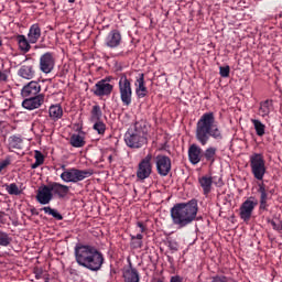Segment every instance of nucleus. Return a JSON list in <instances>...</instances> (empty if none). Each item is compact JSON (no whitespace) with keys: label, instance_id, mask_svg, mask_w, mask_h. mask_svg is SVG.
I'll return each mask as SVG.
<instances>
[{"label":"nucleus","instance_id":"f257e3e1","mask_svg":"<svg viewBox=\"0 0 282 282\" xmlns=\"http://www.w3.org/2000/svg\"><path fill=\"white\" fill-rule=\"evenodd\" d=\"M213 140H224V132L219 128V122L215 117V112H204L196 122L195 140L200 147H206Z\"/></svg>","mask_w":282,"mask_h":282},{"label":"nucleus","instance_id":"f03ea898","mask_svg":"<svg viewBox=\"0 0 282 282\" xmlns=\"http://www.w3.org/2000/svg\"><path fill=\"white\" fill-rule=\"evenodd\" d=\"M74 254L76 263L86 268V270H90V272H98L105 263L102 252L90 245L77 243L74 248Z\"/></svg>","mask_w":282,"mask_h":282},{"label":"nucleus","instance_id":"7ed1b4c3","mask_svg":"<svg viewBox=\"0 0 282 282\" xmlns=\"http://www.w3.org/2000/svg\"><path fill=\"white\" fill-rule=\"evenodd\" d=\"M197 213H199L197 199H192L187 203H177L170 210L172 224L178 230L191 226L197 219Z\"/></svg>","mask_w":282,"mask_h":282},{"label":"nucleus","instance_id":"20e7f679","mask_svg":"<svg viewBox=\"0 0 282 282\" xmlns=\"http://www.w3.org/2000/svg\"><path fill=\"white\" fill-rule=\"evenodd\" d=\"M149 123L144 120L135 121L124 133V142L129 149H142L149 139Z\"/></svg>","mask_w":282,"mask_h":282},{"label":"nucleus","instance_id":"39448f33","mask_svg":"<svg viewBox=\"0 0 282 282\" xmlns=\"http://www.w3.org/2000/svg\"><path fill=\"white\" fill-rule=\"evenodd\" d=\"M251 173L254 180L258 182H263L265 173H268V167H265V159L261 153H253L249 160Z\"/></svg>","mask_w":282,"mask_h":282},{"label":"nucleus","instance_id":"423d86ee","mask_svg":"<svg viewBox=\"0 0 282 282\" xmlns=\"http://www.w3.org/2000/svg\"><path fill=\"white\" fill-rule=\"evenodd\" d=\"M91 175H94V170L91 169L78 170L76 167H70L61 174V180H63V182L77 184V182H83V180H87V177H91Z\"/></svg>","mask_w":282,"mask_h":282},{"label":"nucleus","instance_id":"0eeeda50","mask_svg":"<svg viewBox=\"0 0 282 282\" xmlns=\"http://www.w3.org/2000/svg\"><path fill=\"white\" fill-rule=\"evenodd\" d=\"M119 94L121 102L124 107H129L133 102V88H131V80L127 75H121L119 79Z\"/></svg>","mask_w":282,"mask_h":282},{"label":"nucleus","instance_id":"6e6552de","mask_svg":"<svg viewBox=\"0 0 282 282\" xmlns=\"http://www.w3.org/2000/svg\"><path fill=\"white\" fill-rule=\"evenodd\" d=\"M153 154L149 153L144 159H142L137 169V178L140 182H144L148 177H151V173H153Z\"/></svg>","mask_w":282,"mask_h":282},{"label":"nucleus","instance_id":"1a4fd4ad","mask_svg":"<svg viewBox=\"0 0 282 282\" xmlns=\"http://www.w3.org/2000/svg\"><path fill=\"white\" fill-rule=\"evenodd\" d=\"M256 206H259V200L254 197H249L239 207V217L245 224H248L252 219V214L254 213Z\"/></svg>","mask_w":282,"mask_h":282},{"label":"nucleus","instance_id":"9d476101","mask_svg":"<svg viewBox=\"0 0 282 282\" xmlns=\"http://www.w3.org/2000/svg\"><path fill=\"white\" fill-rule=\"evenodd\" d=\"M54 67H56L54 53L46 52L40 56V70H42L43 74H52Z\"/></svg>","mask_w":282,"mask_h":282},{"label":"nucleus","instance_id":"9b49d317","mask_svg":"<svg viewBox=\"0 0 282 282\" xmlns=\"http://www.w3.org/2000/svg\"><path fill=\"white\" fill-rule=\"evenodd\" d=\"M156 172L161 177H166L171 173V158L164 154H159L155 158Z\"/></svg>","mask_w":282,"mask_h":282},{"label":"nucleus","instance_id":"f8f14e48","mask_svg":"<svg viewBox=\"0 0 282 282\" xmlns=\"http://www.w3.org/2000/svg\"><path fill=\"white\" fill-rule=\"evenodd\" d=\"M112 91L113 85L107 83V79H100L91 89L94 96H97L98 98H102L104 96H111Z\"/></svg>","mask_w":282,"mask_h":282},{"label":"nucleus","instance_id":"ddd939ff","mask_svg":"<svg viewBox=\"0 0 282 282\" xmlns=\"http://www.w3.org/2000/svg\"><path fill=\"white\" fill-rule=\"evenodd\" d=\"M188 161L193 165L199 164V162H204V149L199 147L197 143H193L188 147L187 150Z\"/></svg>","mask_w":282,"mask_h":282},{"label":"nucleus","instance_id":"4468645a","mask_svg":"<svg viewBox=\"0 0 282 282\" xmlns=\"http://www.w3.org/2000/svg\"><path fill=\"white\" fill-rule=\"evenodd\" d=\"M43 102H45V95L40 94L36 97H24L22 107L28 111H34V109L42 107Z\"/></svg>","mask_w":282,"mask_h":282},{"label":"nucleus","instance_id":"2eb2a0df","mask_svg":"<svg viewBox=\"0 0 282 282\" xmlns=\"http://www.w3.org/2000/svg\"><path fill=\"white\" fill-rule=\"evenodd\" d=\"M54 199L51 185H44L37 189L36 200L42 206H47Z\"/></svg>","mask_w":282,"mask_h":282},{"label":"nucleus","instance_id":"dca6fc26","mask_svg":"<svg viewBox=\"0 0 282 282\" xmlns=\"http://www.w3.org/2000/svg\"><path fill=\"white\" fill-rule=\"evenodd\" d=\"M41 94V84L37 82H30L21 89L22 98H34Z\"/></svg>","mask_w":282,"mask_h":282},{"label":"nucleus","instance_id":"f3484780","mask_svg":"<svg viewBox=\"0 0 282 282\" xmlns=\"http://www.w3.org/2000/svg\"><path fill=\"white\" fill-rule=\"evenodd\" d=\"M120 43H122V34H120V31L118 30L110 31L105 39V45L110 50H116V47H120Z\"/></svg>","mask_w":282,"mask_h":282},{"label":"nucleus","instance_id":"a211bd4d","mask_svg":"<svg viewBox=\"0 0 282 282\" xmlns=\"http://www.w3.org/2000/svg\"><path fill=\"white\" fill-rule=\"evenodd\" d=\"M135 94L138 98H147L149 96V88L144 82V74L140 73L134 82Z\"/></svg>","mask_w":282,"mask_h":282},{"label":"nucleus","instance_id":"6ab92c4d","mask_svg":"<svg viewBox=\"0 0 282 282\" xmlns=\"http://www.w3.org/2000/svg\"><path fill=\"white\" fill-rule=\"evenodd\" d=\"M51 186V192L53 195L58 196L59 199H64V197H67L69 194V186L53 182L50 184Z\"/></svg>","mask_w":282,"mask_h":282},{"label":"nucleus","instance_id":"aec40b11","mask_svg":"<svg viewBox=\"0 0 282 282\" xmlns=\"http://www.w3.org/2000/svg\"><path fill=\"white\" fill-rule=\"evenodd\" d=\"M9 151H23V138L20 134H13L8 139Z\"/></svg>","mask_w":282,"mask_h":282},{"label":"nucleus","instance_id":"412c9836","mask_svg":"<svg viewBox=\"0 0 282 282\" xmlns=\"http://www.w3.org/2000/svg\"><path fill=\"white\" fill-rule=\"evenodd\" d=\"M123 281L140 282V272H138V269L132 268V265L130 264L129 269L123 270Z\"/></svg>","mask_w":282,"mask_h":282},{"label":"nucleus","instance_id":"4be33fe9","mask_svg":"<svg viewBox=\"0 0 282 282\" xmlns=\"http://www.w3.org/2000/svg\"><path fill=\"white\" fill-rule=\"evenodd\" d=\"M41 39V25L39 23L32 24L29 29L28 40L31 44L39 43Z\"/></svg>","mask_w":282,"mask_h":282},{"label":"nucleus","instance_id":"5701e85b","mask_svg":"<svg viewBox=\"0 0 282 282\" xmlns=\"http://www.w3.org/2000/svg\"><path fill=\"white\" fill-rule=\"evenodd\" d=\"M36 72L34 70V66L32 65H22L18 70V76L21 78H25V80H32L34 78Z\"/></svg>","mask_w":282,"mask_h":282},{"label":"nucleus","instance_id":"b1692460","mask_svg":"<svg viewBox=\"0 0 282 282\" xmlns=\"http://www.w3.org/2000/svg\"><path fill=\"white\" fill-rule=\"evenodd\" d=\"M198 184H200V188H203L204 195H210L213 191V177L205 175L198 178Z\"/></svg>","mask_w":282,"mask_h":282},{"label":"nucleus","instance_id":"393cba45","mask_svg":"<svg viewBox=\"0 0 282 282\" xmlns=\"http://www.w3.org/2000/svg\"><path fill=\"white\" fill-rule=\"evenodd\" d=\"M204 160L213 166V164H215V160H217V148L208 147L205 151L203 150V162Z\"/></svg>","mask_w":282,"mask_h":282},{"label":"nucleus","instance_id":"a878e982","mask_svg":"<svg viewBox=\"0 0 282 282\" xmlns=\"http://www.w3.org/2000/svg\"><path fill=\"white\" fill-rule=\"evenodd\" d=\"M15 41L19 45L20 51L24 52V54H28V52L32 50V46L30 45V40L25 37V35L18 34L15 36Z\"/></svg>","mask_w":282,"mask_h":282},{"label":"nucleus","instance_id":"bb28decb","mask_svg":"<svg viewBox=\"0 0 282 282\" xmlns=\"http://www.w3.org/2000/svg\"><path fill=\"white\" fill-rule=\"evenodd\" d=\"M48 113L50 118L56 122L63 118V107L61 105H53L50 107Z\"/></svg>","mask_w":282,"mask_h":282},{"label":"nucleus","instance_id":"cd10ccee","mask_svg":"<svg viewBox=\"0 0 282 282\" xmlns=\"http://www.w3.org/2000/svg\"><path fill=\"white\" fill-rule=\"evenodd\" d=\"M69 144H72L75 149H83V147L86 144L85 137L80 134H73L69 139Z\"/></svg>","mask_w":282,"mask_h":282},{"label":"nucleus","instance_id":"c85d7f7f","mask_svg":"<svg viewBox=\"0 0 282 282\" xmlns=\"http://www.w3.org/2000/svg\"><path fill=\"white\" fill-rule=\"evenodd\" d=\"M272 102H273L272 99H267L260 102L259 115L262 118L270 116V107H272Z\"/></svg>","mask_w":282,"mask_h":282},{"label":"nucleus","instance_id":"c756f323","mask_svg":"<svg viewBox=\"0 0 282 282\" xmlns=\"http://www.w3.org/2000/svg\"><path fill=\"white\" fill-rule=\"evenodd\" d=\"M251 123L254 127L257 135H259V138H263L265 135V124H263L259 119H251Z\"/></svg>","mask_w":282,"mask_h":282},{"label":"nucleus","instance_id":"7c9ffc66","mask_svg":"<svg viewBox=\"0 0 282 282\" xmlns=\"http://www.w3.org/2000/svg\"><path fill=\"white\" fill-rule=\"evenodd\" d=\"M102 120V109L100 106L95 105L90 111V122H98Z\"/></svg>","mask_w":282,"mask_h":282},{"label":"nucleus","instance_id":"2f4dec72","mask_svg":"<svg viewBox=\"0 0 282 282\" xmlns=\"http://www.w3.org/2000/svg\"><path fill=\"white\" fill-rule=\"evenodd\" d=\"M258 193L260 194V202H268V193H270V187L265 183H258Z\"/></svg>","mask_w":282,"mask_h":282},{"label":"nucleus","instance_id":"473e14b6","mask_svg":"<svg viewBox=\"0 0 282 282\" xmlns=\"http://www.w3.org/2000/svg\"><path fill=\"white\" fill-rule=\"evenodd\" d=\"M40 210L45 213V215H51V217H54V219H56L57 221H63V215H61V213H58V210H56L50 206L42 207Z\"/></svg>","mask_w":282,"mask_h":282},{"label":"nucleus","instance_id":"72a5a7b5","mask_svg":"<svg viewBox=\"0 0 282 282\" xmlns=\"http://www.w3.org/2000/svg\"><path fill=\"white\" fill-rule=\"evenodd\" d=\"M130 237H131V247L134 250L142 248L143 246L142 239H144V236H142V234H138L137 236H130Z\"/></svg>","mask_w":282,"mask_h":282},{"label":"nucleus","instance_id":"f704fd0d","mask_svg":"<svg viewBox=\"0 0 282 282\" xmlns=\"http://www.w3.org/2000/svg\"><path fill=\"white\" fill-rule=\"evenodd\" d=\"M10 243H12V238H10V235L3 230H0V246L8 248Z\"/></svg>","mask_w":282,"mask_h":282},{"label":"nucleus","instance_id":"c9c22d12","mask_svg":"<svg viewBox=\"0 0 282 282\" xmlns=\"http://www.w3.org/2000/svg\"><path fill=\"white\" fill-rule=\"evenodd\" d=\"M94 126H93V129L95 131H97V133L99 135H105V131H107V124H105V122H102V120L100 121H94Z\"/></svg>","mask_w":282,"mask_h":282},{"label":"nucleus","instance_id":"e433bc0d","mask_svg":"<svg viewBox=\"0 0 282 282\" xmlns=\"http://www.w3.org/2000/svg\"><path fill=\"white\" fill-rule=\"evenodd\" d=\"M6 191L9 193V195H21V189H19V185L15 183L6 185Z\"/></svg>","mask_w":282,"mask_h":282},{"label":"nucleus","instance_id":"4c0bfd02","mask_svg":"<svg viewBox=\"0 0 282 282\" xmlns=\"http://www.w3.org/2000/svg\"><path fill=\"white\" fill-rule=\"evenodd\" d=\"M219 74L221 78H228V76H230V66H220Z\"/></svg>","mask_w":282,"mask_h":282},{"label":"nucleus","instance_id":"58836bf2","mask_svg":"<svg viewBox=\"0 0 282 282\" xmlns=\"http://www.w3.org/2000/svg\"><path fill=\"white\" fill-rule=\"evenodd\" d=\"M268 224H271L273 230H278V232H281L282 230V224L281 221H275V220H272V219H268Z\"/></svg>","mask_w":282,"mask_h":282},{"label":"nucleus","instance_id":"ea45409f","mask_svg":"<svg viewBox=\"0 0 282 282\" xmlns=\"http://www.w3.org/2000/svg\"><path fill=\"white\" fill-rule=\"evenodd\" d=\"M34 158H35V162H37L40 164H44L45 156L43 155V153H41V151L36 150Z\"/></svg>","mask_w":282,"mask_h":282},{"label":"nucleus","instance_id":"a19ab883","mask_svg":"<svg viewBox=\"0 0 282 282\" xmlns=\"http://www.w3.org/2000/svg\"><path fill=\"white\" fill-rule=\"evenodd\" d=\"M11 162L12 161L10 160V158H7L3 161H1L0 162V173L3 172V169H8V166H10Z\"/></svg>","mask_w":282,"mask_h":282},{"label":"nucleus","instance_id":"79ce46f5","mask_svg":"<svg viewBox=\"0 0 282 282\" xmlns=\"http://www.w3.org/2000/svg\"><path fill=\"white\" fill-rule=\"evenodd\" d=\"M8 219H10V216L6 212H0V224H8Z\"/></svg>","mask_w":282,"mask_h":282},{"label":"nucleus","instance_id":"37998d69","mask_svg":"<svg viewBox=\"0 0 282 282\" xmlns=\"http://www.w3.org/2000/svg\"><path fill=\"white\" fill-rule=\"evenodd\" d=\"M34 274H35L36 281H40V279H43V269H35Z\"/></svg>","mask_w":282,"mask_h":282},{"label":"nucleus","instance_id":"c03bdc74","mask_svg":"<svg viewBox=\"0 0 282 282\" xmlns=\"http://www.w3.org/2000/svg\"><path fill=\"white\" fill-rule=\"evenodd\" d=\"M138 228H140V232H147V225L142 221L137 223Z\"/></svg>","mask_w":282,"mask_h":282},{"label":"nucleus","instance_id":"a18cd8bd","mask_svg":"<svg viewBox=\"0 0 282 282\" xmlns=\"http://www.w3.org/2000/svg\"><path fill=\"white\" fill-rule=\"evenodd\" d=\"M170 282H184V278L181 275L171 276Z\"/></svg>","mask_w":282,"mask_h":282},{"label":"nucleus","instance_id":"49530a36","mask_svg":"<svg viewBox=\"0 0 282 282\" xmlns=\"http://www.w3.org/2000/svg\"><path fill=\"white\" fill-rule=\"evenodd\" d=\"M268 200H260V210H267Z\"/></svg>","mask_w":282,"mask_h":282},{"label":"nucleus","instance_id":"de8ad7c7","mask_svg":"<svg viewBox=\"0 0 282 282\" xmlns=\"http://www.w3.org/2000/svg\"><path fill=\"white\" fill-rule=\"evenodd\" d=\"M0 80H8V76L6 75V73L0 70Z\"/></svg>","mask_w":282,"mask_h":282},{"label":"nucleus","instance_id":"09e8293b","mask_svg":"<svg viewBox=\"0 0 282 282\" xmlns=\"http://www.w3.org/2000/svg\"><path fill=\"white\" fill-rule=\"evenodd\" d=\"M42 164L39 163V162H34L32 165H31V169H39V166H41Z\"/></svg>","mask_w":282,"mask_h":282},{"label":"nucleus","instance_id":"8fccbe9b","mask_svg":"<svg viewBox=\"0 0 282 282\" xmlns=\"http://www.w3.org/2000/svg\"><path fill=\"white\" fill-rule=\"evenodd\" d=\"M170 248L174 251H177V245H170Z\"/></svg>","mask_w":282,"mask_h":282},{"label":"nucleus","instance_id":"3c124183","mask_svg":"<svg viewBox=\"0 0 282 282\" xmlns=\"http://www.w3.org/2000/svg\"><path fill=\"white\" fill-rule=\"evenodd\" d=\"M104 80H106V83H110L111 82V77H106V78H104Z\"/></svg>","mask_w":282,"mask_h":282},{"label":"nucleus","instance_id":"603ef678","mask_svg":"<svg viewBox=\"0 0 282 282\" xmlns=\"http://www.w3.org/2000/svg\"><path fill=\"white\" fill-rule=\"evenodd\" d=\"M61 169L64 170V173H65V171H68V170H69V169H67L65 165H62Z\"/></svg>","mask_w":282,"mask_h":282},{"label":"nucleus","instance_id":"864d4df0","mask_svg":"<svg viewBox=\"0 0 282 282\" xmlns=\"http://www.w3.org/2000/svg\"><path fill=\"white\" fill-rule=\"evenodd\" d=\"M112 160H113V156L109 155V156H108V162H110V163H111V162H112Z\"/></svg>","mask_w":282,"mask_h":282},{"label":"nucleus","instance_id":"5fc2aeb1","mask_svg":"<svg viewBox=\"0 0 282 282\" xmlns=\"http://www.w3.org/2000/svg\"><path fill=\"white\" fill-rule=\"evenodd\" d=\"M76 0H68V3H74Z\"/></svg>","mask_w":282,"mask_h":282},{"label":"nucleus","instance_id":"6e6d98bb","mask_svg":"<svg viewBox=\"0 0 282 282\" xmlns=\"http://www.w3.org/2000/svg\"><path fill=\"white\" fill-rule=\"evenodd\" d=\"M1 45H3V42L0 40V47H1Z\"/></svg>","mask_w":282,"mask_h":282},{"label":"nucleus","instance_id":"4d7b16f0","mask_svg":"<svg viewBox=\"0 0 282 282\" xmlns=\"http://www.w3.org/2000/svg\"><path fill=\"white\" fill-rule=\"evenodd\" d=\"M156 282H164V280H158Z\"/></svg>","mask_w":282,"mask_h":282}]
</instances>
